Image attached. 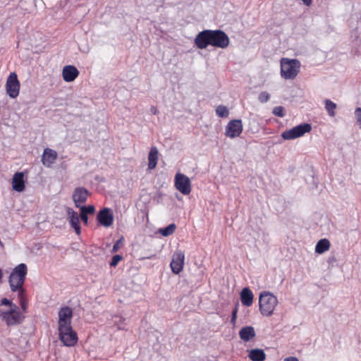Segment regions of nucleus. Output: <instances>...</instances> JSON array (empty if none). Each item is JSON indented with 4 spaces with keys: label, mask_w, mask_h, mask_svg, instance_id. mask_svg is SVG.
I'll return each instance as SVG.
<instances>
[{
    "label": "nucleus",
    "mask_w": 361,
    "mask_h": 361,
    "mask_svg": "<svg viewBox=\"0 0 361 361\" xmlns=\"http://www.w3.org/2000/svg\"><path fill=\"white\" fill-rule=\"evenodd\" d=\"M228 36L221 30H204L197 34L195 43L197 48L204 49L209 45L225 49L229 45Z\"/></svg>",
    "instance_id": "nucleus-1"
},
{
    "label": "nucleus",
    "mask_w": 361,
    "mask_h": 361,
    "mask_svg": "<svg viewBox=\"0 0 361 361\" xmlns=\"http://www.w3.org/2000/svg\"><path fill=\"white\" fill-rule=\"evenodd\" d=\"M27 274V265L21 263L17 265L12 271L9 276V285L13 292L20 291L23 289V286L25 283Z\"/></svg>",
    "instance_id": "nucleus-2"
},
{
    "label": "nucleus",
    "mask_w": 361,
    "mask_h": 361,
    "mask_svg": "<svg viewBox=\"0 0 361 361\" xmlns=\"http://www.w3.org/2000/svg\"><path fill=\"white\" fill-rule=\"evenodd\" d=\"M300 62L298 59L283 58L281 60V75L286 80H293L300 72Z\"/></svg>",
    "instance_id": "nucleus-3"
},
{
    "label": "nucleus",
    "mask_w": 361,
    "mask_h": 361,
    "mask_svg": "<svg viewBox=\"0 0 361 361\" xmlns=\"http://www.w3.org/2000/svg\"><path fill=\"white\" fill-rule=\"evenodd\" d=\"M278 304L277 298L269 292H263L259 295V311L264 316H271Z\"/></svg>",
    "instance_id": "nucleus-4"
},
{
    "label": "nucleus",
    "mask_w": 361,
    "mask_h": 361,
    "mask_svg": "<svg viewBox=\"0 0 361 361\" xmlns=\"http://www.w3.org/2000/svg\"><path fill=\"white\" fill-rule=\"evenodd\" d=\"M312 126L310 123H301L290 130H285L282 133L281 137L283 140H290L302 137L305 133L310 132Z\"/></svg>",
    "instance_id": "nucleus-5"
},
{
    "label": "nucleus",
    "mask_w": 361,
    "mask_h": 361,
    "mask_svg": "<svg viewBox=\"0 0 361 361\" xmlns=\"http://www.w3.org/2000/svg\"><path fill=\"white\" fill-rule=\"evenodd\" d=\"M0 317L8 326L19 324L24 319V316L18 311V309L14 308H8L7 312L0 310Z\"/></svg>",
    "instance_id": "nucleus-6"
},
{
    "label": "nucleus",
    "mask_w": 361,
    "mask_h": 361,
    "mask_svg": "<svg viewBox=\"0 0 361 361\" xmlns=\"http://www.w3.org/2000/svg\"><path fill=\"white\" fill-rule=\"evenodd\" d=\"M60 341L66 346H73L77 343L78 336L73 331L72 326H66L63 328H58Z\"/></svg>",
    "instance_id": "nucleus-7"
},
{
    "label": "nucleus",
    "mask_w": 361,
    "mask_h": 361,
    "mask_svg": "<svg viewBox=\"0 0 361 361\" xmlns=\"http://www.w3.org/2000/svg\"><path fill=\"white\" fill-rule=\"evenodd\" d=\"M6 90L7 94L12 99H15L18 96L20 82L16 73H11L8 75L6 83Z\"/></svg>",
    "instance_id": "nucleus-8"
},
{
    "label": "nucleus",
    "mask_w": 361,
    "mask_h": 361,
    "mask_svg": "<svg viewBox=\"0 0 361 361\" xmlns=\"http://www.w3.org/2000/svg\"><path fill=\"white\" fill-rule=\"evenodd\" d=\"M175 186L183 195H189L191 192L190 178L183 173H178L176 174Z\"/></svg>",
    "instance_id": "nucleus-9"
},
{
    "label": "nucleus",
    "mask_w": 361,
    "mask_h": 361,
    "mask_svg": "<svg viewBox=\"0 0 361 361\" xmlns=\"http://www.w3.org/2000/svg\"><path fill=\"white\" fill-rule=\"evenodd\" d=\"M243 130V126L240 119H234L229 121L226 126L225 135L230 138L239 137Z\"/></svg>",
    "instance_id": "nucleus-10"
},
{
    "label": "nucleus",
    "mask_w": 361,
    "mask_h": 361,
    "mask_svg": "<svg viewBox=\"0 0 361 361\" xmlns=\"http://www.w3.org/2000/svg\"><path fill=\"white\" fill-rule=\"evenodd\" d=\"M73 310L68 306L62 307L59 311L58 328H63L71 326Z\"/></svg>",
    "instance_id": "nucleus-11"
},
{
    "label": "nucleus",
    "mask_w": 361,
    "mask_h": 361,
    "mask_svg": "<svg viewBox=\"0 0 361 361\" xmlns=\"http://www.w3.org/2000/svg\"><path fill=\"white\" fill-rule=\"evenodd\" d=\"M184 261L185 255L182 251L178 250L173 255L172 260L170 264L173 273L178 274L183 270Z\"/></svg>",
    "instance_id": "nucleus-12"
},
{
    "label": "nucleus",
    "mask_w": 361,
    "mask_h": 361,
    "mask_svg": "<svg viewBox=\"0 0 361 361\" xmlns=\"http://www.w3.org/2000/svg\"><path fill=\"white\" fill-rule=\"evenodd\" d=\"M99 224L104 227H109L113 224L114 216L111 209L104 207L101 209L97 215Z\"/></svg>",
    "instance_id": "nucleus-13"
},
{
    "label": "nucleus",
    "mask_w": 361,
    "mask_h": 361,
    "mask_svg": "<svg viewBox=\"0 0 361 361\" xmlns=\"http://www.w3.org/2000/svg\"><path fill=\"white\" fill-rule=\"evenodd\" d=\"M67 219L68 220L71 226L75 230L78 235L81 233V228L80 226V215L71 207L66 208Z\"/></svg>",
    "instance_id": "nucleus-14"
},
{
    "label": "nucleus",
    "mask_w": 361,
    "mask_h": 361,
    "mask_svg": "<svg viewBox=\"0 0 361 361\" xmlns=\"http://www.w3.org/2000/svg\"><path fill=\"white\" fill-rule=\"evenodd\" d=\"M89 191L83 187H78L75 189L73 193V200L76 207L79 208L81 204L87 201Z\"/></svg>",
    "instance_id": "nucleus-15"
},
{
    "label": "nucleus",
    "mask_w": 361,
    "mask_h": 361,
    "mask_svg": "<svg viewBox=\"0 0 361 361\" xmlns=\"http://www.w3.org/2000/svg\"><path fill=\"white\" fill-rule=\"evenodd\" d=\"M62 75L66 82H72L78 76L79 71L73 66H66L63 68Z\"/></svg>",
    "instance_id": "nucleus-16"
},
{
    "label": "nucleus",
    "mask_w": 361,
    "mask_h": 361,
    "mask_svg": "<svg viewBox=\"0 0 361 361\" xmlns=\"http://www.w3.org/2000/svg\"><path fill=\"white\" fill-rule=\"evenodd\" d=\"M12 188L13 190L19 192L25 190L24 173L23 172H16L13 175Z\"/></svg>",
    "instance_id": "nucleus-17"
},
{
    "label": "nucleus",
    "mask_w": 361,
    "mask_h": 361,
    "mask_svg": "<svg viewBox=\"0 0 361 361\" xmlns=\"http://www.w3.org/2000/svg\"><path fill=\"white\" fill-rule=\"evenodd\" d=\"M57 154L56 151L51 149L49 148H47L44 150L42 161L44 166L47 167L50 166L52 164L54 163L56 159Z\"/></svg>",
    "instance_id": "nucleus-18"
},
{
    "label": "nucleus",
    "mask_w": 361,
    "mask_h": 361,
    "mask_svg": "<svg viewBox=\"0 0 361 361\" xmlns=\"http://www.w3.org/2000/svg\"><path fill=\"white\" fill-rule=\"evenodd\" d=\"M253 293L249 288H244L240 292V300L243 305L250 307L253 302Z\"/></svg>",
    "instance_id": "nucleus-19"
},
{
    "label": "nucleus",
    "mask_w": 361,
    "mask_h": 361,
    "mask_svg": "<svg viewBox=\"0 0 361 361\" xmlns=\"http://www.w3.org/2000/svg\"><path fill=\"white\" fill-rule=\"evenodd\" d=\"M239 336L243 341L245 342L250 341L255 336L254 327L251 326L243 327L239 331Z\"/></svg>",
    "instance_id": "nucleus-20"
},
{
    "label": "nucleus",
    "mask_w": 361,
    "mask_h": 361,
    "mask_svg": "<svg viewBox=\"0 0 361 361\" xmlns=\"http://www.w3.org/2000/svg\"><path fill=\"white\" fill-rule=\"evenodd\" d=\"M158 149L156 147L150 149L148 155V169L152 170L156 168L158 161Z\"/></svg>",
    "instance_id": "nucleus-21"
},
{
    "label": "nucleus",
    "mask_w": 361,
    "mask_h": 361,
    "mask_svg": "<svg viewBox=\"0 0 361 361\" xmlns=\"http://www.w3.org/2000/svg\"><path fill=\"white\" fill-rule=\"evenodd\" d=\"M80 209V219L84 222L85 224H87L88 223V214H94L95 209L93 205L88 206H81L79 207Z\"/></svg>",
    "instance_id": "nucleus-22"
},
{
    "label": "nucleus",
    "mask_w": 361,
    "mask_h": 361,
    "mask_svg": "<svg viewBox=\"0 0 361 361\" xmlns=\"http://www.w3.org/2000/svg\"><path fill=\"white\" fill-rule=\"evenodd\" d=\"M330 241L326 238L319 240L315 246V252L322 254L330 247Z\"/></svg>",
    "instance_id": "nucleus-23"
},
{
    "label": "nucleus",
    "mask_w": 361,
    "mask_h": 361,
    "mask_svg": "<svg viewBox=\"0 0 361 361\" xmlns=\"http://www.w3.org/2000/svg\"><path fill=\"white\" fill-rule=\"evenodd\" d=\"M249 357L252 361H264L266 355L262 349H252L250 351Z\"/></svg>",
    "instance_id": "nucleus-24"
},
{
    "label": "nucleus",
    "mask_w": 361,
    "mask_h": 361,
    "mask_svg": "<svg viewBox=\"0 0 361 361\" xmlns=\"http://www.w3.org/2000/svg\"><path fill=\"white\" fill-rule=\"evenodd\" d=\"M336 104L330 99L325 100V109L330 116L333 117L336 115L335 109H336Z\"/></svg>",
    "instance_id": "nucleus-25"
},
{
    "label": "nucleus",
    "mask_w": 361,
    "mask_h": 361,
    "mask_svg": "<svg viewBox=\"0 0 361 361\" xmlns=\"http://www.w3.org/2000/svg\"><path fill=\"white\" fill-rule=\"evenodd\" d=\"M176 225L174 224H169L168 226L159 229V233L163 236H169L171 235L176 230Z\"/></svg>",
    "instance_id": "nucleus-26"
},
{
    "label": "nucleus",
    "mask_w": 361,
    "mask_h": 361,
    "mask_svg": "<svg viewBox=\"0 0 361 361\" xmlns=\"http://www.w3.org/2000/svg\"><path fill=\"white\" fill-rule=\"evenodd\" d=\"M216 114L221 118H226L229 115V111L226 106L219 105L216 109Z\"/></svg>",
    "instance_id": "nucleus-27"
},
{
    "label": "nucleus",
    "mask_w": 361,
    "mask_h": 361,
    "mask_svg": "<svg viewBox=\"0 0 361 361\" xmlns=\"http://www.w3.org/2000/svg\"><path fill=\"white\" fill-rule=\"evenodd\" d=\"M18 297L20 299V303L22 310L24 312H26L27 308V302L26 299L25 298V290L24 289H20V291H18Z\"/></svg>",
    "instance_id": "nucleus-28"
},
{
    "label": "nucleus",
    "mask_w": 361,
    "mask_h": 361,
    "mask_svg": "<svg viewBox=\"0 0 361 361\" xmlns=\"http://www.w3.org/2000/svg\"><path fill=\"white\" fill-rule=\"evenodd\" d=\"M0 306H5L6 307L11 309H18V307L16 304H13L10 300L7 298H3L1 300Z\"/></svg>",
    "instance_id": "nucleus-29"
},
{
    "label": "nucleus",
    "mask_w": 361,
    "mask_h": 361,
    "mask_svg": "<svg viewBox=\"0 0 361 361\" xmlns=\"http://www.w3.org/2000/svg\"><path fill=\"white\" fill-rule=\"evenodd\" d=\"M272 113L275 116H277L281 117V118H282V117H283L285 116L284 108L283 106H281L274 107L273 109Z\"/></svg>",
    "instance_id": "nucleus-30"
},
{
    "label": "nucleus",
    "mask_w": 361,
    "mask_h": 361,
    "mask_svg": "<svg viewBox=\"0 0 361 361\" xmlns=\"http://www.w3.org/2000/svg\"><path fill=\"white\" fill-rule=\"evenodd\" d=\"M270 99V94L267 92H262L258 96V100L261 103H265Z\"/></svg>",
    "instance_id": "nucleus-31"
},
{
    "label": "nucleus",
    "mask_w": 361,
    "mask_h": 361,
    "mask_svg": "<svg viewBox=\"0 0 361 361\" xmlns=\"http://www.w3.org/2000/svg\"><path fill=\"white\" fill-rule=\"evenodd\" d=\"M122 259V256L119 255H116L113 256L111 261L110 262V265L111 267H116L118 262Z\"/></svg>",
    "instance_id": "nucleus-32"
},
{
    "label": "nucleus",
    "mask_w": 361,
    "mask_h": 361,
    "mask_svg": "<svg viewBox=\"0 0 361 361\" xmlns=\"http://www.w3.org/2000/svg\"><path fill=\"white\" fill-rule=\"evenodd\" d=\"M357 122L361 125V107H357L355 111Z\"/></svg>",
    "instance_id": "nucleus-33"
},
{
    "label": "nucleus",
    "mask_w": 361,
    "mask_h": 361,
    "mask_svg": "<svg viewBox=\"0 0 361 361\" xmlns=\"http://www.w3.org/2000/svg\"><path fill=\"white\" fill-rule=\"evenodd\" d=\"M237 313H238V307L235 306V307L232 311V315H231V322L233 324H235L236 318H237Z\"/></svg>",
    "instance_id": "nucleus-34"
},
{
    "label": "nucleus",
    "mask_w": 361,
    "mask_h": 361,
    "mask_svg": "<svg viewBox=\"0 0 361 361\" xmlns=\"http://www.w3.org/2000/svg\"><path fill=\"white\" fill-rule=\"evenodd\" d=\"M359 30L357 28H356L355 30L352 31L350 37L353 40H357L359 38Z\"/></svg>",
    "instance_id": "nucleus-35"
},
{
    "label": "nucleus",
    "mask_w": 361,
    "mask_h": 361,
    "mask_svg": "<svg viewBox=\"0 0 361 361\" xmlns=\"http://www.w3.org/2000/svg\"><path fill=\"white\" fill-rule=\"evenodd\" d=\"M336 261L337 259L334 255L329 256L327 259V263L329 265H334V264L336 263Z\"/></svg>",
    "instance_id": "nucleus-36"
},
{
    "label": "nucleus",
    "mask_w": 361,
    "mask_h": 361,
    "mask_svg": "<svg viewBox=\"0 0 361 361\" xmlns=\"http://www.w3.org/2000/svg\"><path fill=\"white\" fill-rule=\"evenodd\" d=\"M121 243V239H120L116 242V243L113 246L112 252H116L118 250V249L120 247Z\"/></svg>",
    "instance_id": "nucleus-37"
},
{
    "label": "nucleus",
    "mask_w": 361,
    "mask_h": 361,
    "mask_svg": "<svg viewBox=\"0 0 361 361\" xmlns=\"http://www.w3.org/2000/svg\"><path fill=\"white\" fill-rule=\"evenodd\" d=\"M150 112H151L152 114H154V115H155V114H157L159 111H158V110H157V107H155V106H151V108H150Z\"/></svg>",
    "instance_id": "nucleus-38"
},
{
    "label": "nucleus",
    "mask_w": 361,
    "mask_h": 361,
    "mask_svg": "<svg viewBox=\"0 0 361 361\" xmlns=\"http://www.w3.org/2000/svg\"><path fill=\"white\" fill-rule=\"evenodd\" d=\"M284 361H299L295 357H288L285 358Z\"/></svg>",
    "instance_id": "nucleus-39"
},
{
    "label": "nucleus",
    "mask_w": 361,
    "mask_h": 361,
    "mask_svg": "<svg viewBox=\"0 0 361 361\" xmlns=\"http://www.w3.org/2000/svg\"><path fill=\"white\" fill-rule=\"evenodd\" d=\"M303 4L305 5V6H310L312 2V0H302Z\"/></svg>",
    "instance_id": "nucleus-40"
},
{
    "label": "nucleus",
    "mask_w": 361,
    "mask_h": 361,
    "mask_svg": "<svg viewBox=\"0 0 361 361\" xmlns=\"http://www.w3.org/2000/svg\"><path fill=\"white\" fill-rule=\"evenodd\" d=\"M0 310H2L3 312H7L8 307H6L5 306H0Z\"/></svg>",
    "instance_id": "nucleus-41"
},
{
    "label": "nucleus",
    "mask_w": 361,
    "mask_h": 361,
    "mask_svg": "<svg viewBox=\"0 0 361 361\" xmlns=\"http://www.w3.org/2000/svg\"><path fill=\"white\" fill-rule=\"evenodd\" d=\"M2 276H3L2 270L0 269V283L1 282Z\"/></svg>",
    "instance_id": "nucleus-42"
},
{
    "label": "nucleus",
    "mask_w": 361,
    "mask_h": 361,
    "mask_svg": "<svg viewBox=\"0 0 361 361\" xmlns=\"http://www.w3.org/2000/svg\"><path fill=\"white\" fill-rule=\"evenodd\" d=\"M155 255H152V256H149V257H145V259H152L154 257Z\"/></svg>",
    "instance_id": "nucleus-43"
},
{
    "label": "nucleus",
    "mask_w": 361,
    "mask_h": 361,
    "mask_svg": "<svg viewBox=\"0 0 361 361\" xmlns=\"http://www.w3.org/2000/svg\"><path fill=\"white\" fill-rule=\"evenodd\" d=\"M0 245H1V247H3V246H4V245H3V243H2V242H1V240H0Z\"/></svg>",
    "instance_id": "nucleus-44"
}]
</instances>
